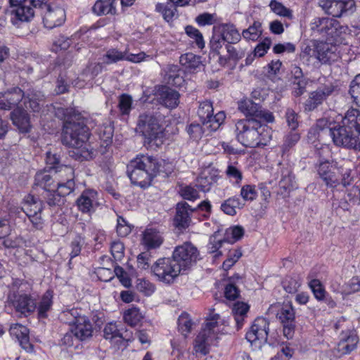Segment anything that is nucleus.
<instances>
[{
  "label": "nucleus",
  "mask_w": 360,
  "mask_h": 360,
  "mask_svg": "<svg viewBox=\"0 0 360 360\" xmlns=\"http://www.w3.org/2000/svg\"><path fill=\"white\" fill-rule=\"evenodd\" d=\"M238 108L246 119L238 120L235 124L237 140L244 146L257 148L266 146L272 139L271 129L264 122H273L270 111L250 100L239 103Z\"/></svg>",
  "instance_id": "nucleus-1"
},
{
  "label": "nucleus",
  "mask_w": 360,
  "mask_h": 360,
  "mask_svg": "<svg viewBox=\"0 0 360 360\" xmlns=\"http://www.w3.org/2000/svg\"><path fill=\"white\" fill-rule=\"evenodd\" d=\"M56 116L63 121L62 142L64 145L77 150L75 154L81 160L93 159L97 153L90 144L89 129L84 117L73 108H58Z\"/></svg>",
  "instance_id": "nucleus-2"
},
{
  "label": "nucleus",
  "mask_w": 360,
  "mask_h": 360,
  "mask_svg": "<svg viewBox=\"0 0 360 360\" xmlns=\"http://www.w3.org/2000/svg\"><path fill=\"white\" fill-rule=\"evenodd\" d=\"M161 164L153 156L139 155L127 165V173L133 184L144 188L161 172Z\"/></svg>",
  "instance_id": "nucleus-3"
},
{
  "label": "nucleus",
  "mask_w": 360,
  "mask_h": 360,
  "mask_svg": "<svg viewBox=\"0 0 360 360\" xmlns=\"http://www.w3.org/2000/svg\"><path fill=\"white\" fill-rule=\"evenodd\" d=\"M59 319L72 328L75 338L85 341L92 336L93 324L82 309L72 308L63 310Z\"/></svg>",
  "instance_id": "nucleus-4"
},
{
  "label": "nucleus",
  "mask_w": 360,
  "mask_h": 360,
  "mask_svg": "<svg viewBox=\"0 0 360 360\" xmlns=\"http://www.w3.org/2000/svg\"><path fill=\"white\" fill-rule=\"evenodd\" d=\"M138 129L145 138V142L150 147H158L163 143V129L158 118L151 113H143L139 115Z\"/></svg>",
  "instance_id": "nucleus-5"
},
{
  "label": "nucleus",
  "mask_w": 360,
  "mask_h": 360,
  "mask_svg": "<svg viewBox=\"0 0 360 360\" xmlns=\"http://www.w3.org/2000/svg\"><path fill=\"white\" fill-rule=\"evenodd\" d=\"M219 319V315L218 314H210V319L207 320L205 327L195 338L194 344V351L195 353L205 355L209 352L210 345H212L218 338Z\"/></svg>",
  "instance_id": "nucleus-6"
},
{
  "label": "nucleus",
  "mask_w": 360,
  "mask_h": 360,
  "mask_svg": "<svg viewBox=\"0 0 360 360\" xmlns=\"http://www.w3.org/2000/svg\"><path fill=\"white\" fill-rule=\"evenodd\" d=\"M34 8L44 11L43 23L48 29L61 26L65 21L66 13L64 8L56 2L49 0H32Z\"/></svg>",
  "instance_id": "nucleus-7"
},
{
  "label": "nucleus",
  "mask_w": 360,
  "mask_h": 360,
  "mask_svg": "<svg viewBox=\"0 0 360 360\" xmlns=\"http://www.w3.org/2000/svg\"><path fill=\"white\" fill-rule=\"evenodd\" d=\"M152 271L160 281L169 284L183 271L172 257L158 259L152 266Z\"/></svg>",
  "instance_id": "nucleus-8"
},
{
  "label": "nucleus",
  "mask_w": 360,
  "mask_h": 360,
  "mask_svg": "<svg viewBox=\"0 0 360 360\" xmlns=\"http://www.w3.org/2000/svg\"><path fill=\"white\" fill-rule=\"evenodd\" d=\"M199 257L198 249L191 243H184L175 248L172 258L184 272L191 268Z\"/></svg>",
  "instance_id": "nucleus-9"
},
{
  "label": "nucleus",
  "mask_w": 360,
  "mask_h": 360,
  "mask_svg": "<svg viewBox=\"0 0 360 360\" xmlns=\"http://www.w3.org/2000/svg\"><path fill=\"white\" fill-rule=\"evenodd\" d=\"M330 135L337 146L360 150V138L358 131L349 130L342 125L330 128Z\"/></svg>",
  "instance_id": "nucleus-10"
},
{
  "label": "nucleus",
  "mask_w": 360,
  "mask_h": 360,
  "mask_svg": "<svg viewBox=\"0 0 360 360\" xmlns=\"http://www.w3.org/2000/svg\"><path fill=\"white\" fill-rule=\"evenodd\" d=\"M269 321L264 317L257 318L250 330L246 333V339L255 349H261L267 342L269 330Z\"/></svg>",
  "instance_id": "nucleus-11"
},
{
  "label": "nucleus",
  "mask_w": 360,
  "mask_h": 360,
  "mask_svg": "<svg viewBox=\"0 0 360 360\" xmlns=\"http://www.w3.org/2000/svg\"><path fill=\"white\" fill-rule=\"evenodd\" d=\"M337 50L338 48L336 46L321 41L314 44L313 48L307 46L304 53L310 58L316 59L320 63L326 64L338 60V55Z\"/></svg>",
  "instance_id": "nucleus-12"
},
{
  "label": "nucleus",
  "mask_w": 360,
  "mask_h": 360,
  "mask_svg": "<svg viewBox=\"0 0 360 360\" xmlns=\"http://www.w3.org/2000/svg\"><path fill=\"white\" fill-rule=\"evenodd\" d=\"M276 317L283 326L284 336L292 339L295 330V312L290 303H283L279 307Z\"/></svg>",
  "instance_id": "nucleus-13"
},
{
  "label": "nucleus",
  "mask_w": 360,
  "mask_h": 360,
  "mask_svg": "<svg viewBox=\"0 0 360 360\" xmlns=\"http://www.w3.org/2000/svg\"><path fill=\"white\" fill-rule=\"evenodd\" d=\"M319 6L328 15L340 18L348 12L352 13L355 9L354 0H319Z\"/></svg>",
  "instance_id": "nucleus-14"
},
{
  "label": "nucleus",
  "mask_w": 360,
  "mask_h": 360,
  "mask_svg": "<svg viewBox=\"0 0 360 360\" xmlns=\"http://www.w3.org/2000/svg\"><path fill=\"white\" fill-rule=\"evenodd\" d=\"M12 21H29L34 15V4L32 0H9Z\"/></svg>",
  "instance_id": "nucleus-15"
},
{
  "label": "nucleus",
  "mask_w": 360,
  "mask_h": 360,
  "mask_svg": "<svg viewBox=\"0 0 360 360\" xmlns=\"http://www.w3.org/2000/svg\"><path fill=\"white\" fill-rule=\"evenodd\" d=\"M309 26L314 34L327 37L333 36L338 30L339 22L336 20L328 17L314 18Z\"/></svg>",
  "instance_id": "nucleus-16"
},
{
  "label": "nucleus",
  "mask_w": 360,
  "mask_h": 360,
  "mask_svg": "<svg viewBox=\"0 0 360 360\" xmlns=\"http://www.w3.org/2000/svg\"><path fill=\"white\" fill-rule=\"evenodd\" d=\"M333 91L334 86L331 84L318 87L315 91L310 93L308 99L305 101V110L308 111L314 110L322 104Z\"/></svg>",
  "instance_id": "nucleus-17"
},
{
  "label": "nucleus",
  "mask_w": 360,
  "mask_h": 360,
  "mask_svg": "<svg viewBox=\"0 0 360 360\" xmlns=\"http://www.w3.org/2000/svg\"><path fill=\"white\" fill-rule=\"evenodd\" d=\"M197 208H192L186 202L181 201L176 205L174 217L175 226L179 229L188 228L191 222V217Z\"/></svg>",
  "instance_id": "nucleus-18"
},
{
  "label": "nucleus",
  "mask_w": 360,
  "mask_h": 360,
  "mask_svg": "<svg viewBox=\"0 0 360 360\" xmlns=\"http://www.w3.org/2000/svg\"><path fill=\"white\" fill-rule=\"evenodd\" d=\"M24 97V93L19 87H13L4 93L0 92V110H11Z\"/></svg>",
  "instance_id": "nucleus-19"
},
{
  "label": "nucleus",
  "mask_w": 360,
  "mask_h": 360,
  "mask_svg": "<svg viewBox=\"0 0 360 360\" xmlns=\"http://www.w3.org/2000/svg\"><path fill=\"white\" fill-rule=\"evenodd\" d=\"M358 342L359 338L354 331H343L340 334L337 350L342 355L348 354L356 348Z\"/></svg>",
  "instance_id": "nucleus-20"
},
{
  "label": "nucleus",
  "mask_w": 360,
  "mask_h": 360,
  "mask_svg": "<svg viewBox=\"0 0 360 360\" xmlns=\"http://www.w3.org/2000/svg\"><path fill=\"white\" fill-rule=\"evenodd\" d=\"M158 102L168 108H175L179 103V94L168 86H161L157 94Z\"/></svg>",
  "instance_id": "nucleus-21"
},
{
  "label": "nucleus",
  "mask_w": 360,
  "mask_h": 360,
  "mask_svg": "<svg viewBox=\"0 0 360 360\" xmlns=\"http://www.w3.org/2000/svg\"><path fill=\"white\" fill-rule=\"evenodd\" d=\"M332 168L333 165L328 160L320 162L318 174L327 187L335 188L340 185V181Z\"/></svg>",
  "instance_id": "nucleus-22"
},
{
  "label": "nucleus",
  "mask_w": 360,
  "mask_h": 360,
  "mask_svg": "<svg viewBox=\"0 0 360 360\" xmlns=\"http://www.w3.org/2000/svg\"><path fill=\"white\" fill-rule=\"evenodd\" d=\"M11 336L15 338L21 347L27 352L33 351V345L30 342L29 330L27 327L15 323L9 330Z\"/></svg>",
  "instance_id": "nucleus-23"
},
{
  "label": "nucleus",
  "mask_w": 360,
  "mask_h": 360,
  "mask_svg": "<svg viewBox=\"0 0 360 360\" xmlns=\"http://www.w3.org/2000/svg\"><path fill=\"white\" fill-rule=\"evenodd\" d=\"M65 173V178L63 181H57L55 188L60 195L63 197L70 194L75 189V172L72 167H63L62 170Z\"/></svg>",
  "instance_id": "nucleus-24"
},
{
  "label": "nucleus",
  "mask_w": 360,
  "mask_h": 360,
  "mask_svg": "<svg viewBox=\"0 0 360 360\" xmlns=\"http://www.w3.org/2000/svg\"><path fill=\"white\" fill-rule=\"evenodd\" d=\"M13 304L17 311L25 316L33 312L37 308L35 300L26 294L15 295Z\"/></svg>",
  "instance_id": "nucleus-25"
},
{
  "label": "nucleus",
  "mask_w": 360,
  "mask_h": 360,
  "mask_svg": "<svg viewBox=\"0 0 360 360\" xmlns=\"http://www.w3.org/2000/svg\"><path fill=\"white\" fill-rule=\"evenodd\" d=\"M214 27L227 44H237L240 41L241 34L233 24L224 23Z\"/></svg>",
  "instance_id": "nucleus-26"
},
{
  "label": "nucleus",
  "mask_w": 360,
  "mask_h": 360,
  "mask_svg": "<svg viewBox=\"0 0 360 360\" xmlns=\"http://www.w3.org/2000/svg\"><path fill=\"white\" fill-rule=\"evenodd\" d=\"M13 124L22 133H27L31 128L30 120L26 110L16 108L11 112Z\"/></svg>",
  "instance_id": "nucleus-27"
},
{
  "label": "nucleus",
  "mask_w": 360,
  "mask_h": 360,
  "mask_svg": "<svg viewBox=\"0 0 360 360\" xmlns=\"http://www.w3.org/2000/svg\"><path fill=\"white\" fill-rule=\"evenodd\" d=\"M114 128L110 122L103 123L97 129V134L100 139V148L101 153H104L106 151V148L111 145L113 136Z\"/></svg>",
  "instance_id": "nucleus-28"
},
{
  "label": "nucleus",
  "mask_w": 360,
  "mask_h": 360,
  "mask_svg": "<svg viewBox=\"0 0 360 360\" xmlns=\"http://www.w3.org/2000/svg\"><path fill=\"white\" fill-rule=\"evenodd\" d=\"M96 195L97 193L95 191H84L76 201L78 209L84 213L92 212L96 202Z\"/></svg>",
  "instance_id": "nucleus-29"
},
{
  "label": "nucleus",
  "mask_w": 360,
  "mask_h": 360,
  "mask_svg": "<svg viewBox=\"0 0 360 360\" xmlns=\"http://www.w3.org/2000/svg\"><path fill=\"white\" fill-rule=\"evenodd\" d=\"M342 125L349 130L358 131L360 136V111L357 109H349L342 119Z\"/></svg>",
  "instance_id": "nucleus-30"
},
{
  "label": "nucleus",
  "mask_w": 360,
  "mask_h": 360,
  "mask_svg": "<svg viewBox=\"0 0 360 360\" xmlns=\"http://www.w3.org/2000/svg\"><path fill=\"white\" fill-rule=\"evenodd\" d=\"M163 242L161 233L154 229H147L143 234V243L148 249L160 247Z\"/></svg>",
  "instance_id": "nucleus-31"
},
{
  "label": "nucleus",
  "mask_w": 360,
  "mask_h": 360,
  "mask_svg": "<svg viewBox=\"0 0 360 360\" xmlns=\"http://www.w3.org/2000/svg\"><path fill=\"white\" fill-rule=\"evenodd\" d=\"M43 210L42 202L36 199L33 195H28L25 198L22 208H17L18 213L22 211L26 215L41 213Z\"/></svg>",
  "instance_id": "nucleus-32"
},
{
  "label": "nucleus",
  "mask_w": 360,
  "mask_h": 360,
  "mask_svg": "<svg viewBox=\"0 0 360 360\" xmlns=\"http://www.w3.org/2000/svg\"><path fill=\"white\" fill-rule=\"evenodd\" d=\"M44 95L39 91H30L25 98L24 103L27 108H30L33 112H39L41 109Z\"/></svg>",
  "instance_id": "nucleus-33"
},
{
  "label": "nucleus",
  "mask_w": 360,
  "mask_h": 360,
  "mask_svg": "<svg viewBox=\"0 0 360 360\" xmlns=\"http://www.w3.org/2000/svg\"><path fill=\"white\" fill-rule=\"evenodd\" d=\"M92 11L97 15H115L116 13L115 0H98L94 5Z\"/></svg>",
  "instance_id": "nucleus-34"
},
{
  "label": "nucleus",
  "mask_w": 360,
  "mask_h": 360,
  "mask_svg": "<svg viewBox=\"0 0 360 360\" xmlns=\"http://www.w3.org/2000/svg\"><path fill=\"white\" fill-rule=\"evenodd\" d=\"M226 118L224 112L220 111L213 116V112L209 118L202 122L203 127L208 132L215 131L223 124Z\"/></svg>",
  "instance_id": "nucleus-35"
},
{
  "label": "nucleus",
  "mask_w": 360,
  "mask_h": 360,
  "mask_svg": "<svg viewBox=\"0 0 360 360\" xmlns=\"http://www.w3.org/2000/svg\"><path fill=\"white\" fill-rule=\"evenodd\" d=\"M179 63L189 72L196 70L202 64L200 57L193 53H186L181 55Z\"/></svg>",
  "instance_id": "nucleus-36"
},
{
  "label": "nucleus",
  "mask_w": 360,
  "mask_h": 360,
  "mask_svg": "<svg viewBox=\"0 0 360 360\" xmlns=\"http://www.w3.org/2000/svg\"><path fill=\"white\" fill-rule=\"evenodd\" d=\"M249 310V306L244 303L238 302L235 303L232 308V313L236 324L237 330H240L243 326L245 317Z\"/></svg>",
  "instance_id": "nucleus-37"
},
{
  "label": "nucleus",
  "mask_w": 360,
  "mask_h": 360,
  "mask_svg": "<svg viewBox=\"0 0 360 360\" xmlns=\"http://www.w3.org/2000/svg\"><path fill=\"white\" fill-rule=\"evenodd\" d=\"M240 199L236 196L225 200L221 204V210L226 214L234 216L236 214V210L241 209L243 207Z\"/></svg>",
  "instance_id": "nucleus-38"
},
{
  "label": "nucleus",
  "mask_w": 360,
  "mask_h": 360,
  "mask_svg": "<svg viewBox=\"0 0 360 360\" xmlns=\"http://www.w3.org/2000/svg\"><path fill=\"white\" fill-rule=\"evenodd\" d=\"M55 179L53 176L46 171L38 172L34 178V185L40 186L46 191L55 188V186H52Z\"/></svg>",
  "instance_id": "nucleus-39"
},
{
  "label": "nucleus",
  "mask_w": 360,
  "mask_h": 360,
  "mask_svg": "<svg viewBox=\"0 0 360 360\" xmlns=\"http://www.w3.org/2000/svg\"><path fill=\"white\" fill-rule=\"evenodd\" d=\"M52 292L46 291L42 296L37 307L38 316L40 319H45L47 317V312L51 309L52 302Z\"/></svg>",
  "instance_id": "nucleus-40"
},
{
  "label": "nucleus",
  "mask_w": 360,
  "mask_h": 360,
  "mask_svg": "<svg viewBox=\"0 0 360 360\" xmlns=\"http://www.w3.org/2000/svg\"><path fill=\"white\" fill-rule=\"evenodd\" d=\"M262 23L255 21L248 28L243 30L241 35L247 41H255L262 36Z\"/></svg>",
  "instance_id": "nucleus-41"
},
{
  "label": "nucleus",
  "mask_w": 360,
  "mask_h": 360,
  "mask_svg": "<svg viewBox=\"0 0 360 360\" xmlns=\"http://www.w3.org/2000/svg\"><path fill=\"white\" fill-rule=\"evenodd\" d=\"M279 185L281 188L285 191H291L297 188L295 176L288 168H284L281 170V179Z\"/></svg>",
  "instance_id": "nucleus-42"
},
{
  "label": "nucleus",
  "mask_w": 360,
  "mask_h": 360,
  "mask_svg": "<svg viewBox=\"0 0 360 360\" xmlns=\"http://www.w3.org/2000/svg\"><path fill=\"white\" fill-rule=\"evenodd\" d=\"M104 338L116 344H119L124 339L122 334L120 332L115 323H108L103 330Z\"/></svg>",
  "instance_id": "nucleus-43"
},
{
  "label": "nucleus",
  "mask_w": 360,
  "mask_h": 360,
  "mask_svg": "<svg viewBox=\"0 0 360 360\" xmlns=\"http://www.w3.org/2000/svg\"><path fill=\"white\" fill-rule=\"evenodd\" d=\"M125 52H122L117 49H110L103 55L101 60L105 65L116 63L125 60Z\"/></svg>",
  "instance_id": "nucleus-44"
},
{
  "label": "nucleus",
  "mask_w": 360,
  "mask_h": 360,
  "mask_svg": "<svg viewBox=\"0 0 360 360\" xmlns=\"http://www.w3.org/2000/svg\"><path fill=\"white\" fill-rule=\"evenodd\" d=\"M302 283L298 275L287 276L282 282L283 289L288 293L296 292Z\"/></svg>",
  "instance_id": "nucleus-45"
},
{
  "label": "nucleus",
  "mask_w": 360,
  "mask_h": 360,
  "mask_svg": "<svg viewBox=\"0 0 360 360\" xmlns=\"http://www.w3.org/2000/svg\"><path fill=\"white\" fill-rule=\"evenodd\" d=\"M123 318L126 323L131 326H135L142 320L143 316L139 309L132 307L125 311Z\"/></svg>",
  "instance_id": "nucleus-46"
},
{
  "label": "nucleus",
  "mask_w": 360,
  "mask_h": 360,
  "mask_svg": "<svg viewBox=\"0 0 360 360\" xmlns=\"http://www.w3.org/2000/svg\"><path fill=\"white\" fill-rule=\"evenodd\" d=\"M180 70L178 65H169L167 68L166 75L167 77V82L172 85H180L183 81L182 77L179 75Z\"/></svg>",
  "instance_id": "nucleus-47"
},
{
  "label": "nucleus",
  "mask_w": 360,
  "mask_h": 360,
  "mask_svg": "<svg viewBox=\"0 0 360 360\" xmlns=\"http://www.w3.org/2000/svg\"><path fill=\"white\" fill-rule=\"evenodd\" d=\"M102 64L95 63L89 64L81 74V77L84 80L94 79L102 71Z\"/></svg>",
  "instance_id": "nucleus-48"
},
{
  "label": "nucleus",
  "mask_w": 360,
  "mask_h": 360,
  "mask_svg": "<svg viewBox=\"0 0 360 360\" xmlns=\"http://www.w3.org/2000/svg\"><path fill=\"white\" fill-rule=\"evenodd\" d=\"M186 34L193 39L196 44L197 46L202 49L205 47V41L201 32L195 27L188 25L185 27Z\"/></svg>",
  "instance_id": "nucleus-49"
},
{
  "label": "nucleus",
  "mask_w": 360,
  "mask_h": 360,
  "mask_svg": "<svg viewBox=\"0 0 360 360\" xmlns=\"http://www.w3.org/2000/svg\"><path fill=\"white\" fill-rule=\"evenodd\" d=\"M300 136L295 130H291L284 138L282 145L283 153H285L293 147L300 140Z\"/></svg>",
  "instance_id": "nucleus-50"
},
{
  "label": "nucleus",
  "mask_w": 360,
  "mask_h": 360,
  "mask_svg": "<svg viewBox=\"0 0 360 360\" xmlns=\"http://www.w3.org/2000/svg\"><path fill=\"white\" fill-rule=\"evenodd\" d=\"M269 6L273 12L280 16L287 17L288 18H292V11L276 0H272L270 2Z\"/></svg>",
  "instance_id": "nucleus-51"
},
{
  "label": "nucleus",
  "mask_w": 360,
  "mask_h": 360,
  "mask_svg": "<svg viewBox=\"0 0 360 360\" xmlns=\"http://www.w3.org/2000/svg\"><path fill=\"white\" fill-rule=\"evenodd\" d=\"M213 106L212 102L205 101L200 103L198 115L201 122L209 118V116L213 112Z\"/></svg>",
  "instance_id": "nucleus-52"
},
{
  "label": "nucleus",
  "mask_w": 360,
  "mask_h": 360,
  "mask_svg": "<svg viewBox=\"0 0 360 360\" xmlns=\"http://www.w3.org/2000/svg\"><path fill=\"white\" fill-rule=\"evenodd\" d=\"M349 94L356 105H360V74L356 75L350 84Z\"/></svg>",
  "instance_id": "nucleus-53"
},
{
  "label": "nucleus",
  "mask_w": 360,
  "mask_h": 360,
  "mask_svg": "<svg viewBox=\"0 0 360 360\" xmlns=\"http://www.w3.org/2000/svg\"><path fill=\"white\" fill-rule=\"evenodd\" d=\"M226 41L222 39L221 36L217 30L213 28V34L210 41V47L212 52L219 54V50L222 48L223 44Z\"/></svg>",
  "instance_id": "nucleus-54"
},
{
  "label": "nucleus",
  "mask_w": 360,
  "mask_h": 360,
  "mask_svg": "<svg viewBox=\"0 0 360 360\" xmlns=\"http://www.w3.org/2000/svg\"><path fill=\"white\" fill-rule=\"evenodd\" d=\"M240 196L245 201H252L256 199L257 192L255 186L246 184L242 186Z\"/></svg>",
  "instance_id": "nucleus-55"
},
{
  "label": "nucleus",
  "mask_w": 360,
  "mask_h": 360,
  "mask_svg": "<svg viewBox=\"0 0 360 360\" xmlns=\"http://www.w3.org/2000/svg\"><path fill=\"white\" fill-rule=\"evenodd\" d=\"M83 243L84 239L79 235H77L72 239L70 245V248L71 249L70 252V259H73L74 257L78 256L80 254Z\"/></svg>",
  "instance_id": "nucleus-56"
},
{
  "label": "nucleus",
  "mask_w": 360,
  "mask_h": 360,
  "mask_svg": "<svg viewBox=\"0 0 360 360\" xmlns=\"http://www.w3.org/2000/svg\"><path fill=\"white\" fill-rule=\"evenodd\" d=\"M309 285L317 300H322L324 298L326 291L319 280H311Z\"/></svg>",
  "instance_id": "nucleus-57"
},
{
  "label": "nucleus",
  "mask_w": 360,
  "mask_h": 360,
  "mask_svg": "<svg viewBox=\"0 0 360 360\" xmlns=\"http://www.w3.org/2000/svg\"><path fill=\"white\" fill-rule=\"evenodd\" d=\"M180 194L184 199L190 201H193L200 198L198 191L191 186H186L181 188Z\"/></svg>",
  "instance_id": "nucleus-58"
},
{
  "label": "nucleus",
  "mask_w": 360,
  "mask_h": 360,
  "mask_svg": "<svg viewBox=\"0 0 360 360\" xmlns=\"http://www.w3.org/2000/svg\"><path fill=\"white\" fill-rule=\"evenodd\" d=\"M132 98L130 96L122 94L119 100V109L122 115H129L131 109Z\"/></svg>",
  "instance_id": "nucleus-59"
},
{
  "label": "nucleus",
  "mask_w": 360,
  "mask_h": 360,
  "mask_svg": "<svg viewBox=\"0 0 360 360\" xmlns=\"http://www.w3.org/2000/svg\"><path fill=\"white\" fill-rule=\"evenodd\" d=\"M206 129L199 124H191L187 127V132L191 138L194 140H198L202 138L203 134L206 132Z\"/></svg>",
  "instance_id": "nucleus-60"
},
{
  "label": "nucleus",
  "mask_w": 360,
  "mask_h": 360,
  "mask_svg": "<svg viewBox=\"0 0 360 360\" xmlns=\"http://www.w3.org/2000/svg\"><path fill=\"white\" fill-rule=\"evenodd\" d=\"M22 239L18 237L7 236L0 240V245L4 249H15L20 246Z\"/></svg>",
  "instance_id": "nucleus-61"
},
{
  "label": "nucleus",
  "mask_w": 360,
  "mask_h": 360,
  "mask_svg": "<svg viewBox=\"0 0 360 360\" xmlns=\"http://www.w3.org/2000/svg\"><path fill=\"white\" fill-rule=\"evenodd\" d=\"M114 276L115 275L126 288L131 286V279L127 272L120 266H115L114 268Z\"/></svg>",
  "instance_id": "nucleus-62"
},
{
  "label": "nucleus",
  "mask_w": 360,
  "mask_h": 360,
  "mask_svg": "<svg viewBox=\"0 0 360 360\" xmlns=\"http://www.w3.org/2000/svg\"><path fill=\"white\" fill-rule=\"evenodd\" d=\"M45 160L47 167H49L50 170L55 171L56 167L59 165H62L60 164V158L56 153H53L51 151L46 153Z\"/></svg>",
  "instance_id": "nucleus-63"
},
{
  "label": "nucleus",
  "mask_w": 360,
  "mask_h": 360,
  "mask_svg": "<svg viewBox=\"0 0 360 360\" xmlns=\"http://www.w3.org/2000/svg\"><path fill=\"white\" fill-rule=\"evenodd\" d=\"M285 118L291 130H295L299 125L298 115L292 109L288 108L285 112Z\"/></svg>",
  "instance_id": "nucleus-64"
}]
</instances>
